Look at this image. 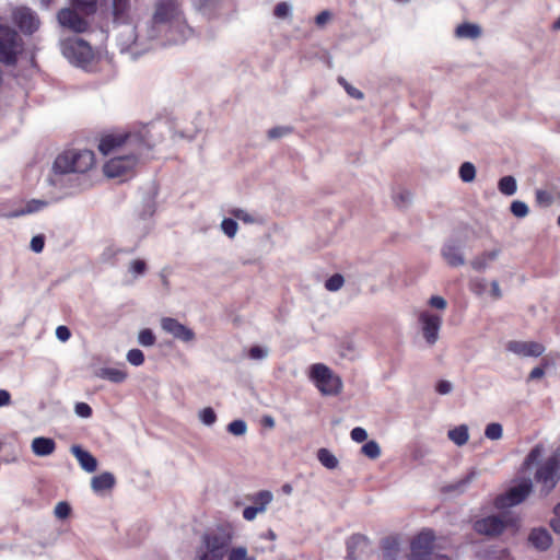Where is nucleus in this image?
<instances>
[{"mask_svg":"<svg viewBox=\"0 0 560 560\" xmlns=\"http://www.w3.org/2000/svg\"><path fill=\"white\" fill-rule=\"evenodd\" d=\"M223 233L229 237H234L237 233L238 225L234 219L226 218L221 223Z\"/></svg>","mask_w":560,"mask_h":560,"instance_id":"nucleus-45","label":"nucleus"},{"mask_svg":"<svg viewBox=\"0 0 560 560\" xmlns=\"http://www.w3.org/2000/svg\"><path fill=\"white\" fill-rule=\"evenodd\" d=\"M499 253L500 252L498 249L482 253L481 255L477 256L476 258H474L471 260V262H470L471 267L476 271L486 270L488 268L489 264L498 258Z\"/></svg>","mask_w":560,"mask_h":560,"instance_id":"nucleus-25","label":"nucleus"},{"mask_svg":"<svg viewBox=\"0 0 560 560\" xmlns=\"http://www.w3.org/2000/svg\"><path fill=\"white\" fill-rule=\"evenodd\" d=\"M331 20V13L327 10L322 11L315 18V23L317 26L323 27Z\"/></svg>","mask_w":560,"mask_h":560,"instance_id":"nucleus-61","label":"nucleus"},{"mask_svg":"<svg viewBox=\"0 0 560 560\" xmlns=\"http://www.w3.org/2000/svg\"><path fill=\"white\" fill-rule=\"evenodd\" d=\"M246 547H235L229 552L228 560H248Z\"/></svg>","mask_w":560,"mask_h":560,"instance_id":"nucleus-50","label":"nucleus"},{"mask_svg":"<svg viewBox=\"0 0 560 560\" xmlns=\"http://www.w3.org/2000/svg\"><path fill=\"white\" fill-rule=\"evenodd\" d=\"M435 537L432 530L423 529L411 541L408 560H448L435 552Z\"/></svg>","mask_w":560,"mask_h":560,"instance_id":"nucleus-6","label":"nucleus"},{"mask_svg":"<svg viewBox=\"0 0 560 560\" xmlns=\"http://www.w3.org/2000/svg\"><path fill=\"white\" fill-rule=\"evenodd\" d=\"M498 189L502 195L513 196L517 190L516 179L511 176H503L498 183Z\"/></svg>","mask_w":560,"mask_h":560,"instance_id":"nucleus-31","label":"nucleus"},{"mask_svg":"<svg viewBox=\"0 0 560 560\" xmlns=\"http://www.w3.org/2000/svg\"><path fill=\"white\" fill-rule=\"evenodd\" d=\"M317 459L327 469H335L338 467V458L327 448H319L317 451Z\"/></svg>","mask_w":560,"mask_h":560,"instance_id":"nucleus-32","label":"nucleus"},{"mask_svg":"<svg viewBox=\"0 0 560 560\" xmlns=\"http://www.w3.org/2000/svg\"><path fill=\"white\" fill-rule=\"evenodd\" d=\"M115 483V476L112 472L105 471L92 478L91 488L94 492L101 493L105 490H110L114 488Z\"/></svg>","mask_w":560,"mask_h":560,"instance_id":"nucleus-22","label":"nucleus"},{"mask_svg":"<svg viewBox=\"0 0 560 560\" xmlns=\"http://www.w3.org/2000/svg\"><path fill=\"white\" fill-rule=\"evenodd\" d=\"M528 540L535 548L539 550H546L551 545V536L544 528L533 529L532 533L529 534Z\"/></svg>","mask_w":560,"mask_h":560,"instance_id":"nucleus-23","label":"nucleus"},{"mask_svg":"<svg viewBox=\"0 0 560 560\" xmlns=\"http://www.w3.org/2000/svg\"><path fill=\"white\" fill-rule=\"evenodd\" d=\"M75 413L81 418H90L92 408L85 402H78L74 407Z\"/></svg>","mask_w":560,"mask_h":560,"instance_id":"nucleus-56","label":"nucleus"},{"mask_svg":"<svg viewBox=\"0 0 560 560\" xmlns=\"http://www.w3.org/2000/svg\"><path fill=\"white\" fill-rule=\"evenodd\" d=\"M536 202L539 207H549L553 202V196L547 190L538 189L536 190Z\"/></svg>","mask_w":560,"mask_h":560,"instance_id":"nucleus-44","label":"nucleus"},{"mask_svg":"<svg viewBox=\"0 0 560 560\" xmlns=\"http://www.w3.org/2000/svg\"><path fill=\"white\" fill-rule=\"evenodd\" d=\"M23 50V42L18 32L0 24V62L14 65Z\"/></svg>","mask_w":560,"mask_h":560,"instance_id":"nucleus-7","label":"nucleus"},{"mask_svg":"<svg viewBox=\"0 0 560 560\" xmlns=\"http://www.w3.org/2000/svg\"><path fill=\"white\" fill-rule=\"evenodd\" d=\"M130 271L136 276H142L147 270V265L141 259H136L130 262Z\"/></svg>","mask_w":560,"mask_h":560,"instance_id":"nucleus-53","label":"nucleus"},{"mask_svg":"<svg viewBox=\"0 0 560 560\" xmlns=\"http://www.w3.org/2000/svg\"><path fill=\"white\" fill-rule=\"evenodd\" d=\"M71 336V332L69 330L68 327L66 326H58L57 329H56V337L62 341V342H66L69 340Z\"/></svg>","mask_w":560,"mask_h":560,"instance_id":"nucleus-62","label":"nucleus"},{"mask_svg":"<svg viewBox=\"0 0 560 560\" xmlns=\"http://www.w3.org/2000/svg\"><path fill=\"white\" fill-rule=\"evenodd\" d=\"M70 512L71 508L65 501L58 502L54 510L55 516L60 520L67 518L70 515Z\"/></svg>","mask_w":560,"mask_h":560,"instance_id":"nucleus-49","label":"nucleus"},{"mask_svg":"<svg viewBox=\"0 0 560 560\" xmlns=\"http://www.w3.org/2000/svg\"><path fill=\"white\" fill-rule=\"evenodd\" d=\"M428 305L435 310L444 311L447 306V302L443 296L433 295L429 299Z\"/></svg>","mask_w":560,"mask_h":560,"instance_id":"nucleus-52","label":"nucleus"},{"mask_svg":"<svg viewBox=\"0 0 560 560\" xmlns=\"http://www.w3.org/2000/svg\"><path fill=\"white\" fill-rule=\"evenodd\" d=\"M61 50L66 58L79 66H84L93 58L91 46L80 38H69L61 43Z\"/></svg>","mask_w":560,"mask_h":560,"instance_id":"nucleus-9","label":"nucleus"},{"mask_svg":"<svg viewBox=\"0 0 560 560\" xmlns=\"http://www.w3.org/2000/svg\"><path fill=\"white\" fill-rule=\"evenodd\" d=\"M198 418L205 425L211 427L217 421V413L211 407H206L199 411Z\"/></svg>","mask_w":560,"mask_h":560,"instance_id":"nucleus-38","label":"nucleus"},{"mask_svg":"<svg viewBox=\"0 0 560 560\" xmlns=\"http://www.w3.org/2000/svg\"><path fill=\"white\" fill-rule=\"evenodd\" d=\"M393 200L396 207L406 208L411 202L412 195L409 190L400 189L394 195Z\"/></svg>","mask_w":560,"mask_h":560,"instance_id":"nucleus-37","label":"nucleus"},{"mask_svg":"<svg viewBox=\"0 0 560 560\" xmlns=\"http://www.w3.org/2000/svg\"><path fill=\"white\" fill-rule=\"evenodd\" d=\"M542 454V447L540 445H537L535 446L530 452L529 454L527 455L526 459H525V465L526 466H529L530 464H533L534 462H536Z\"/></svg>","mask_w":560,"mask_h":560,"instance_id":"nucleus-58","label":"nucleus"},{"mask_svg":"<svg viewBox=\"0 0 560 560\" xmlns=\"http://www.w3.org/2000/svg\"><path fill=\"white\" fill-rule=\"evenodd\" d=\"M480 34V27L471 23L460 24L455 30V35L459 38H477Z\"/></svg>","mask_w":560,"mask_h":560,"instance_id":"nucleus-30","label":"nucleus"},{"mask_svg":"<svg viewBox=\"0 0 560 560\" xmlns=\"http://www.w3.org/2000/svg\"><path fill=\"white\" fill-rule=\"evenodd\" d=\"M509 525V520L501 515H490L477 520L474 529L479 535L495 537L501 535Z\"/></svg>","mask_w":560,"mask_h":560,"instance_id":"nucleus-13","label":"nucleus"},{"mask_svg":"<svg viewBox=\"0 0 560 560\" xmlns=\"http://www.w3.org/2000/svg\"><path fill=\"white\" fill-rule=\"evenodd\" d=\"M117 39L121 52H130L133 57L139 56L141 52L148 49L139 43V35L136 27L128 24L121 27Z\"/></svg>","mask_w":560,"mask_h":560,"instance_id":"nucleus-14","label":"nucleus"},{"mask_svg":"<svg viewBox=\"0 0 560 560\" xmlns=\"http://www.w3.org/2000/svg\"><path fill=\"white\" fill-rule=\"evenodd\" d=\"M47 205H48V202L45 201V200L32 199V200L26 202L24 208L12 212L11 214H9V217H14L15 218V217H21V215L34 213V212H37L40 209L45 208Z\"/></svg>","mask_w":560,"mask_h":560,"instance_id":"nucleus-29","label":"nucleus"},{"mask_svg":"<svg viewBox=\"0 0 560 560\" xmlns=\"http://www.w3.org/2000/svg\"><path fill=\"white\" fill-rule=\"evenodd\" d=\"M161 327L165 332L172 335L174 338L180 341L190 342L195 339V332L175 318H162Z\"/></svg>","mask_w":560,"mask_h":560,"instance_id":"nucleus-16","label":"nucleus"},{"mask_svg":"<svg viewBox=\"0 0 560 560\" xmlns=\"http://www.w3.org/2000/svg\"><path fill=\"white\" fill-rule=\"evenodd\" d=\"M345 283V279L341 275L335 273L330 278H328L325 282V288L328 291L336 292L342 288Z\"/></svg>","mask_w":560,"mask_h":560,"instance_id":"nucleus-42","label":"nucleus"},{"mask_svg":"<svg viewBox=\"0 0 560 560\" xmlns=\"http://www.w3.org/2000/svg\"><path fill=\"white\" fill-rule=\"evenodd\" d=\"M127 361L133 366H140L144 362V354L140 349H131L127 353Z\"/></svg>","mask_w":560,"mask_h":560,"instance_id":"nucleus-46","label":"nucleus"},{"mask_svg":"<svg viewBox=\"0 0 560 560\" xmlns=\"http://www.w3.org/2000/svg\"><path fill=\"white\" fill-rule=\"evenodd\" d=\"M506 350L520 357H540L545 352L544 345L537 341L512 340L506 343Z\"/></svg>","mask_w":560,"mask_h":560,"instance_id":"nucleus-17","label":"nucleus"},{"mask_svg":"<svg viewBox=\"0 0 560 560\" xmlns=\"http://www.w3.org/2000/svg\"><path fill=\"white\" fill-rule=\"evenodd\" d=\"M361 452L366 457H369L371 459H376L381 455V447H380V445H378V443L376 441L372 440V441L366 442L362 446Z\"/></svg>","mask_w":560,"mask_h":560,"instance_id":"nucleus-36","label":"nucleus"},{"mask_svg":"<svg viewBox=\"0 0 560 560\" xmlns=\"http://www.w3.org/2000/svg\"><path fill=\"white\" fill-rule=\"evenodd\" d=\"M161 34H165L173 44L183 43L192 35L176 0H160L155 4L148 37L153 39Z\"/></svg>","mask_w":560,"mask_h":560,"instance_id":"nucleus-3","label":"nucleus"},{"mask_svg":"<svg viewBox=\"0 0 560 560\" xmlns=\"http://www.w3.org/2000/svg\"><path fill=\"white\" fill-rule=\"evenodd\" d=\"M95 375L98 378L108 380L118 384L126 381L128 373L124 369L102 368L96 371Z\"/></svg>","mask_w":560,"mask_h":560,"instance_id":"nucleus-24","label":"nucleus"},{"mask_svg":"<svg viewBox=\"0 0 560 560\" xmlns=\"http://www.w3.org/2000/svg\"><path fill=\"white\" fill-rule=\"evenodd\" d=\"M418 322L424 340L428 345L433 346L439 339V332L443 322L442 314L423 310L418 314Z\"/></svg>","mask_w":560,"mask_h":560,"instance_id":"nucleus-11","label":"nucleus"},{"mask_svg":"<svg viewBox=\"0 0 560 560\" xmlns=\"http://www.w3.org/2000/svg\"><path fill=\"white\" fill-rule=\"evenodd\" d=\"M264 512L262 511H259L257 506H247L244 509L243 511V517L248 521V522H252L254 521L258 514H262Z\"/></svg>","mask_w":560,"mask_h":560,"instance_id":"nucleus-59","label":"nucleus"},{"mask_svg":"<svg viewBox=\"0 0 560 560\" xmlns=\"http://www.w3.org/2000/svg\"><path fill=\"white\" fill-rule=\"evenodd\" d=\"M447 436L457 446H463L469 439L468 427L465 424L458 425L450 430Z\"/></svg>","mask_w":560,"mask_h":560,"instance_id":"nucleus-28","label":"nucleus"},{"mask_svg":"<svg viewBox=\"0 0 560 560\" xmlns=\"http://www.w3.org/2000/svg\"><path fill=\"white\" fill-rule=\"evenodd\" d=\"M459 177L464 183H471L476 177V167L470 162H464L459 167Z\"/></svg>","mask_w":560,"mask_h":560,"instance_id":"nucleus-35","label":"nucleus"},{"mask_svg":"<svg viewBox=\"0 0 560 560\" xmlns=\"http://www.w3.org/2000/svg\"><path fill=\"white\" fill-rule=\"evenodd\" d=\"M310 378L325 396H336L342 389L341 378L326 364H313L310 368Z\"/></svg>","mask_w":560,"mask_h":560,"instance_id":"nucleus-5","label":"nucleus"},{"mask_svg":"<svg viewBox=\"0 0 560 560\" xmlns=\"http://www.w3.org/2000/svg\"><path fill=\"white\" fill-rule=\"evenodd\" d=\"M442 256L452 267H458L465 264V258L463 256L460 246L454 243H447L444 245L442 248Z\"/></svg>","mask_w":560,"mask_h":560,"instance_id":"nucleus-21","label":"nucleus"},{"mask_svg":"<svg viewBox=\"0 0 560 560\" xmlns=\"http://www.w3.org/2000/svg\"><path fill=\"white\" fill-rule=\"evenodd\" d=\"M291 132H292V128L280 126V127H275V128H271L270 130H268V137H269V139H278V138L287 136Z\"/></svg>","mask_w":560,"mask_h":560,"instance_id":"nucleus-51","label":"nucleus"},{"mask_svg":"<svg viewBox=\"0 0 560 560\" xmlns=\"http://www.w3.org/2000/svg\"><path fill=\"white\" fill-rule=\"evenodd\" d=\"M478 476V471L472 468L469 472L457 482L450 485L448 490L462 492Z\"/></svg>","mask_w":560,"mask_h":560,"instance_id":"nucleus-34","label":"nucleus"},{"mask_svg":"<svg viewBox=\"0 0 560 560\" xmlns=\"http://www.w3.org/2000/svg\"><path fill=\"white\" fill-rule=\"evenodd\" d=\"M560 479V457L559 455L550 456L536 471L535 480L541 485V493L547 495Z\"/></svg>","mask_w":560,"mask_h":560,"instance_id":"nucleus-8","label":"nucleus"},{"mask_svg":"<svg viewBox=\"0 0 560 560\" xmlns=\"http://www.w3.org/2000/svg\"><path fill=\"white\" fill-rule=\"evenodd\" d=\"M138 342L143 347H152L155 343V335L149 328L141 329L138 334Z\"/></svg>","mask_w":560,"mask_h":560,"instance_id":"nucleus-39","label":"nucleus"},{"mask_svg":"<svg viewBox=\"0 0 560 560\" xmlns=\"http://www.w3.org/2000/svg\"><path fill=\"white\" fill-rule=\"evenodd\" d=\"M45 245V237L43 235H36L31 240V249L34 253H42Z\"/></svg>","mask_w":560,"mask_h":560,"instance_id":"nucleus-57","label":"nucleus"},{"mask_svg":"<svg viewBox=\"0 0 560 560\" xmlns=\"http://www.w3.org/2000/svg\"><path fill=\"white\" fill-rule=\"evenodd\" d=\"M532 488L530 479H524L518 485L511 487L505 493L498 495L494 500V506L501 510L520 504L530 493Z\"/></svg>","mask_w":560,"mask_h":560,"instance_id":"nucleus-10","label":"nucleus"},{"mask_svg":"<svg viewBox=\"0 0 560 560\" xmlns=\"http://www.w3.org/2000/svg\"><path fill=\"white\" fill-rule=\"evenodd\" d=\"M88 15L80 14L78 9L63 8L57 13V20L62 28L80 34L85 33L90 28Z\"/></svg>","mask_w":560,"mask_h":560,"instance_id":"nucleus-12","label":"nucleus"},{"mask_svg":"<svg viewBox=\"0 0 560 560\" xmlns=\"http://www.w3.org/2000/svg\"><path fill=\"white\" fill-rule=\"evenodd\" d=\"M382 560H397L400 553V542L398 537L388 536L381 541Z\"/></svg>","mask_w":560,"mask_h":560,"instance_id":"nucleus-19","label":"nucleus"},{"mask_svg":"<svg viewBox=\"0 0 560 560\" xmlns=\"http://www.w3.org/2000/svg\"><path fill=\"white\" fill-rule=\"evenodd\" d=\"M130 11L129 0H113V15L117 22L125 23Z\"/></svg>","mask_w":560,"mask_h":560,"instance_id":"nucleus-26","label":"nucleus"},{"mask_svg":"<svg viewBox=\"0 0 560 560\" xmlns=\"http://www.w3.org/2000/svg\"><path fill=\"white\" fill-rule=\"evenodd\" d=\"M151 142L145 128L139 131H117L104 136L98 144L100 151L104 154H112L118 150H129L130 154L112 158L104 165V173L110 178L128 177L138 164V155L144 149H150Z\"/></svg>","mask_w":560,"mask_h":560,"instance_id":"nucleus-1","label":"nucleus"},{"mask_svg":"<svg viewBox=\"0 0 560 560\" xmlns=\"http://www.w3.org/2000/svg\"><path fill=\"white\" fill-rule=\"evenodd\" d=\"M510 210L514 217L520 219L525 218L529 212L528 206L521 200H514L511 203Z\"/></svg>","mask_w":560,"mask_h":560,"instance_id":"nucleus-40","label":"nucleus"},{"mask_svg":"<svg viewBox=\"0 0 560 560\" xmlns=\"http://www.w3.org/2000/svg\"><path fill=\"white\" fill-rule=\"evenodd\" d=\"M350 436L354 442L361 443L366 440L368 432L365 429H363L361 427H357V428L352 429Z\"/></svg>","mask_w":560,"mask_h":560,"instance_id":"nucleus-55","label":"nucleus"},{"mask_svg":"<svg viewBox=\"0 0 560 560\" xmlns=\"http://www.w3.org/2000/svg\"><path fill=\"white\" fill-rule=\"evenodd\" d=\"M232 538V533L224 528L206 533L202 535L201 544L196 551V560H223Z\"/></svg>","mask_w":560,"mask_h":560,"instance_id":"nucleus-4","label":"nucleus"},{"mask_svg":"<svg viewBox=\"0 0 560 560\" xmlns=\"http://www.w3.org/2000/svg\"><path fill=\"white\" fill-rule=\"evenodd\" d=\"M70 451L83 470L91 474L97 469V459L90 452L80 445H72Z\"/></svg>","mask_w":560,"mask_h":560,"instance_id":"nucleus-18","label":"nucleus"},{"mask_svg":"<svg viewBox=\"0 0 560 560\" xmlns=\"http://www.w3.org/2000/svg\"><path fill=\"white\" fill-rule=\"evenodd\" d=\"M338 83L343 86V89L346 90V92L349 94V96L355 98V100H362L363 98V93L358 90L357 88L352 86L350 83L347 82V80L342 77H339L338 78Z\"/></svg>","mask_w":560,"mask_h":560,"instance_id":"nucleus-47","label":"nucleus"},{"mask_svg":"<svg viewBox=\"0 0 560 560\" xmlns=\"http://www.w3.org/2000/svg\"><path fill=\"white\" fill-rule=\"evenodd\" d=\"M230 213L235 219L241 220L244 223H254L255 222L254 217L244 209L234 208V209L230 210Z\"/></svg>","mask_w":560,"mask_h":560,"instance_id":"nucleus-48","label":"nucleus"},{"mask_svg":"<svg viewBox=\"0 0 560 560\" xmlns=\"http://www.w3.org/2000/svg\"><path fill=\"white\" fill-rule=\"evenodd\" d=\"M72 4L84 15H92L97 10V0H72Z\"/></svg>","mask_w":560,"mask_h":560,"instance_id":"nucleus-33","label":"nucleus"},{"mask_svg":"<svg viewBox=\"0 0 560 560\" xmlns=\"http://www.w3.org/2000/svg\"><path fill=\"white\" fill-rule=\"evenodd\" d=\"M268 355V350L260 346L252 347L249 350V358L253 360H262Z\"/></svg>","mask_w":560,"mask_h":560,"instance_id":"nucleus-54","label":"nucleus"},{"mask_svg":"<svg viewBox=\"0 0 560 560\" xmlns=\"http://www.w3.org/2000/svg\"><path fill=\"white\" fill-rule=\"evenodd\" d=\"M14 23L25 34H32L38 30L40 21L37 14L28 8H18L12 13Z\"/></svg>","mask_w":560,"mask_h":560,"instance_id":"nucleus-15","label":"nucleus"},{"mask_svg":"<svg viewBox=\"0 0 560 560\" xmlns=\"http://www.w3.org/2000/svg\"><path fill=\"white\" fill-rule=\"evenodd\" d=\"M291 8L287 2H280L275 8V15L277 18H285L290 14Z\"/></svg>","mask_w":560,"mask_h":560,"instance_id":"nucleus-60","label":"nucleus"},{"mask_svg":"<svg viewBox=\"0 0 560 560\" xmlns=\"http://www.w3.org/2000/svg\"><path fill=\"white\" fill-rule=\"evenodd\" d=\"M452 389H453V385L448 381H440L436 384V392L441 395H446V394L451 393Z\"/></svg>","mask_w":560,"mask_h":560,"instance_id":"nucleus-63","label":"nucleus"},{"mask_svg":"<svg viewBox=\"0 0 560 560\" xmlns=\"http://www.w3.org/2000/svg\"><path fill=\"white\" fill-rule=\"evenodd\" d=\"M503 429L500 423H490L486 427L485 435L489 440H499L502 438Z\"/></svg>","mask_w":560,"mask_h":560,"instance_id":"nucleus-43","label":"nucleus"},{"mask_svg":"<svg viewBox=\"0 0 560 560\" xmlns=\"http://www.w3.org/2000/svg\"><path fill=\"white\" fill-rule=\"evenodd\" d=\"M509 555V551L506 549H501V550H498V551H493L491 553H489L488 556H486V559L487 560H501V559H504L506 558Z\"/></svg>","mask_w":560,"mask_h":560,"instance_id":"nucleus-64","label":"nucleus"},{"mask_svg":"<svg viewBox=\"0 0 560 560\" xmlns=\"http://www.w3.org/2000/svg\"><path fill=\"white\" fill-rule=\"evenodd\" d=\"M273 495L268 490H261L248 497V500L257 506L259 511L266 512L268 505L271 503Z\"/></svg>","mask_w":560,"mask_h":560,"instance_id":"nucleus-27","label":"nucleus"},{"mask_svg":"<svg viewBox=\"0 0 560 560\" xmlns=\"http://www.w3.org/2000/svg\"><path fill=\"white\" fill-rule=\"evenodd\" d=\"M228 431L235 436H242L247 431V424L244 420H234L228 424Z\"/></svg>","mask_w":560,"mask_h":560,"instance_id":"nucleus-41","label":"nucleus"},{"mask_svg":"<svg viewBox=\"0 0 560 560\" xmlns=\"http://www.w3.org/2000/svg\"><path fill=\"white\" fill-rule=\"evenodd\" d=\"M31 450L36 456H49L55 452L56 443L50 438L38 436L33 439Z\"/></svg>","mask_w":560,"mask_h":560,"instance_id":"nucleus-20","label":"nucleus"},{"mask_svg":"<svg viewBox=\"0 0 560 560\" xmlns=\"http://www.w3.org/2000/svg\"><path fill=\"white\" fill-rule=\"evenodd\" d=\"M95 163L94 153L90 150H69L59 154L52 163L48 175V183L63 191L71 194L79 184L77 174L90 171Z\"/></svg>","mask_w":560,"mask_h":560,"instance_id":"nucleus-2","label":"nucleus"}]
</instances>
